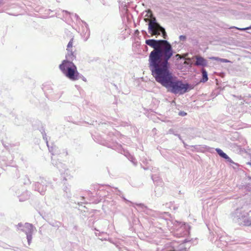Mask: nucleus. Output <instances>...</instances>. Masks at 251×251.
<instances>
[{"label": "nucleus", "mask_w": 251, "mask_h": 251, "mask_svg": "<svg viewBox=\"0 0 251 251\" xmlns=\"http://www.w3.org/2000/svg\"><path fill=\"white\" fill-rule=\"evenodd\" d=\"M231 218L233 222L240 226H251V219L248 214L239 209H236L231 214Z\"/></svg>", "instance_id": "obj_5"}, {"label": "nucleus", "mask_w": 251, "mask_h": 251, "mask_svg": "<svg viewBox=\"0 0 251 251\" xmlns=\"http://www.w3.org/2000/svg\"><path fill=\"white\" fill-rule=\"evenodd\" d=\"M41 133L42 134L43 139L46 141L47 145L49 148V150L50 152H51L52 155L54 156L56 154H59L60 153L58 152L57 151L58 148L55 146H52L50 147L49 146L47 135L44 129H43L42 131H41Z\"/></svg>", "instance_id": "obj_11"}, {"label": "nucleus", "mask_w": 251, "mask_h": 251, "mask_svg": "<svg viewBox=\"0 0 251 251\" xmlns=\"http://www.w3.org/2000/svg\"><path fill=\"white\" fill-rule=\"evenodd\" d=\"M231 28H235L237 30H239L240 31H246L247 30L251 29V25L248 27H244V28H239L236 26H232L231 27Z\"/></svg>", "instance_id": "obj_22"}, {"label": "nucleus", "mask_w": 251, "mask_h": 251, "mask_svg": "<svg viewBox=\"0 0 251 251\" xmlns=\"http://www.w3.org/2000/svg\"><path fill=\"white\" fill-rule=\"evenodd\" d=\"M201 72L202 74V78H201L200 81L204 83L206 82L208 79L207 72L204 69H202Z\"/></svg>", "instance_id": "obj_18"}, {"label": "nucleus", "mask_w": 251, "mask_h": 251, "mask_svg": "<svg viewBox=\"0 0 251 251\" xmlns=\"http://www.w3.org/2000/svg\"><path fill=\"white\" fill-rule=\"evenodd\" d=\"M136 205H137L138 206L141 207V208H143V207H145V206L143 203H136Z\"/></svg>", "instance_id": "obj_31"}, {"label": "nucleus", "mask_w": 251, "mask_h": 251, "mask_svg": "<svg viewBox=\"0 0 251 251\" xmlns=\"http://www.w3.org/2000/svg\"><path fill=\"white\" fill-rule=\"evenodd\" d=\"M63 190L66 193V196L68 198H71L70 194H68V192H70V188L67 186H65L63 188Z\"/></svg>", "instance_id": "obj_23"}, {"label": "nucleus", "mask_w": 251, "mask_h": 251, "mask_svg": "<svg viewBox=\"0 0 251 251\" xmlns=\"http://www.w3.org/2000/svg\"><path fill=\"white\" fill-rule=\"evenodd\" d=\"M75 58H66L59 66V68L64 75L72 81L79 79V72L76 65L73 62Z\"/></svg>", "instance_id": "obj_4"}, {"label": "nucleus", "mask_w": 251, "mask_h": 251, "mask_svg": "<svg viewBox=\"0 0 251 251\" xmlns=\"http://www.w3.org/2000/svg\"><path fill=\"white\" fill-rule=\"evenodd\" d=\"M146 14L145 15V17H151L153 16L152 12L150 9H148L146 11Z\"/></svg>", "instance_id": "obj_24"}, {"label": "nucleus", "mask_w": 251, "mask_h": 251, "mask_svg": "<svg viewBox=\"0 0 251 251\" xmlns=\"http://www.w3.org/2000/svg\"><path fill=\"white\" fill-rule=\"evenodd\" d=\"M146 162L147 164H148V161L146 159Z\"/></svg>", "instance_id": "obj_42"}, {"label": "nucleus", "mask_w": 251, "mask_h": 251, "mask_svg": "<svg viewBox=\"0 0 251 251\" xmlns=\"http://www.w3.org/2000/svg\"><path fill=\"white\" fill-rule=\"evenodd\" d=\"M194 58L195 59L194 65L197 66L205 67L207 66L208 62L203 57L200 55H195Z\"/></svg>", "instance_id": "obj_12"}, {"label": "nucleus", "mask_w": 251, "mask_h": 251, "mask_svg": "<svg viewBox=\"0 0 251 251\" xmlns=\"http://www.w3.org/2000/svg\"><path fill=\"white\" fill-rule=\"evenodd\" d=\"M249 164L251 166V162H249Z\"/></svg>", "instance_id": "obj_44"}, {"label": "nucleus", "mask_w": 251, "mask_h": 251, "mask_svg": "<svg viewBox=\"0 0 251 251\" xmlns=\"http://www.w3.org/2000/svg\"><path fill=\"white\" fill-rule=\"evenodd\" d=\"M210 59L216 61H220L221 62L223 63H227L229 62V61L226 59L221 58L218 57H212L210 58Z\"/></svg>", "instance_id": "obj_21"}, {"label": "nucleus", "mask_w": 251, "mask_h": 251, "mask_svg": "<svg viewBox=\"0 0 251 251\" xmlns=\"http://www.w3.org/2000/svg\"><path fill=\"white\" fill-rule=\"evenodd\" d=\"M151 171L152 173L151 175V179L154 184L156 185H160L163 184V182L160 177L158 168H152Z\"/></svg>", "instance_id": "obj_10"}, {"label": "nucleus", "mask_w": 251, "mask_h": 251, "mask_svg": "<svg viewBox=\"0 0 251 251\" xmlns=\"http://www.w3.org/2000/svg\"><path fill=\"white\" fill-rule=\"evenodd\" d=\"M79 78L82 79L85 82H86L87 81L86 78L83 75H82L81 74H80L79 73Z\"/></svg>", "instance_id": "obj_29"}, {"label": "nucleus", "mask_w": 251, "mask_h": 251, "mask_svg": "<svg viewBox=\"0 0 251 251\" xmlns=\"http://www.w3.org/2000/svg\"><path fill=\"white\" fill-rule=\"evenodd\" d=\"M146 49H147V50H148V47L147 46H146Z\"/></svg>", "instance_id": "obj_43"}, {"label": "nucleus", "mask_w": 251, "mask_h": 251, "mask_svg": "<svg viewBox=\"0 0 251 251\" xmlns=\"http://www.w3.org/2000/svg\"><path fill=\"white\" fill-rule=\"evenodd\" d=\"M136 33H138V32L139 33V31H138V30H137L136 31Z\"/></svg>", "instance_id": "obj_45"}, {"label": "nucleus", "mask_w": 251, "mask_h": 251, "mask_svg": "<svg viewBox=\"0 0 251 251\" xmlns=\"http://www.w3.org/2000/svg\"><path fill=\"white\" fill-rule=\"evenodd\" d=\"M216 152L222 158H224L226 160V161L229 163L235 164V163L233 161V160L226 153H225L221 149L219 148H216L215 149Z\"/></svg>", "instance_id": "obj_15"}, {"label": "nucleus", "mask_w": 251, "mask_h": 251, "mask_svg": "<svg viewBox=\"0 0 251 251\" xmlns=\"http://www.w3.org/2000/svg\"><path fill=\"white\" fill-rule=\"evenodd\" d=\"M72 15H74V17L75 18L77 22H81L83 24H84L85 27H86V32L85 33V35L86 34V32H87V36L84 39V41H86L89 38V36H90V30L88 28V24L84 21H82V20H81V19L79 18V16L76 14H72Z\"/></svg>", "instance_id": "obj_14"}, {"label": "nucleus", "mask_w": 251, "mask_h": 251, "mask_svg": "<svg viewBox=\"0 0 251 251\" xmlns=\"http://www.w3.org/2000/svg\"><path fill=\"white\" fill-rule=\"evenodd\" d=\"M219 240H220L221 241H223V237H220Z\"/></svg>", "instance_id": "obj_39"}, {"label": "nucleus", "mask_w": 251, "mask_h": 251, "mask_svg": "<svg viewBox=\"0 0 251 251\" xmlns=\"http://www.w3.org/2000/svg\"><path fill=\"white\" fill-rule=\"evenodd\" d=\"M143 168L145 170H147L149 169V168L148 167H143Z\"/></svg>", "instance_id": "obj_36"}, {"label": "nucleus", "mask_w": 251, "mask_h": 251, "mask_svg": "<svg viewBox=\"0 0 251 251\" xmlns=\"http://www.w3.org/2000/svg\"><path fill=\"white\" fill-rule=\"evenodd\" d=\"M186 115H187V113L184 111H179L178 113V115H179L180 116H185Z\"/></svg>", "instance_id": "obj_27"}, {"label": "nucleus", "mask_w": 251, "mask_h": 251, "mask_svg": "<svg viewBox=\"0 0 251 251\" xmlns=\"http://www.w3.org/2000/svg\"><path fill=\"white\" fill-rule=\"evenodd\" d=\"M236 105H231L230 106H229L228 108V110L229 112H230L231 114L233 115H236L237 111L235 110L236 108ZM238 112H239V111H238Z\"/></svg>", "instance_id": "obj_20"}, {"label": "nucleus", "mask_w": 251, "mask_h": 251, "mask_svg": "<svg viewBox=\"0 0 251 251\" xmlns=\"http://www.w3.org/2000/svg\"><path fill=\"white\" fill-rule=\"evenodd\" d=\"M148 30L150 34L156 36V37L161 34L164 39L167 37L165 28L157 22L154 17L148 24Z\"/></svg>", "instance_id": "obj_6"}, {"label": "nucleus", "mask_w": 251, "mask_h": 251, "mask_svg": "<svg viewBox=\"0 0 251 251\" xmlns=\"http://www.w3.org/2000/svg\"><path fill=\"white\" fill-rule=\"evenodd\" d=\"M188 241H189V240H188L187 239H185L184 241V243H186V242H187Z\"/></svg>", "instance_id": "obj_38"}, {"label": "nucleus", "mask_w": 251, "mask_h": 251, "mask_svg": "<svg viewBox=\"0 0 251 251\" xmlns=\"http://www.w3.org/2000/svg\"><path fill=\"white\" fill-rule=\"evenodd\" d=\"M144 20H145L146 22H147V21H148V19H146V18L144 19Z\"/></svg>", "instance_id": "obj_41"}, {"label": "nucleus", "mask_w": 251, "mask_h": 251, "mask_svg": "<svg viewBox=\"0 0 251 251\" xmlns=\"http://www.w3.org/2000/svg\"><path fill=\"white\" fill-rule=\"evenodd\" d=\"M81 199H82V201H80V202H78V203H77L78 205H80L82 203H85V198L83 197H82Z\"/></svg>", "instance_id": "obj_30"}, {"label": "nucleus", "mask_w": 251, "mask_h": 251, "mask_svg": "<svg viewBox=\"0 0 251 251\" xmlns=\"http://www.w3.org/2000/svg\"><path fill=\"white\" fill-rule=\"evenodd\" d=\"M170 69V63L151 73V75L157 82L174 94L183 95L194 88L192 85L177 79Z\"/></svg>", "instance_id": "obj_2"}, {"label": "nucleus", "mask_w": 251, "mask_h": 251, "mask_svg": "<svg viewBox=\"0 0 251 251\" xmlns=\"http://www.w3.org/2000/svg\"><path fill=\"white\" fill-rule=\"evenodd\" d=\"M51 163L54 166L56 167L60 172L62 177L63 178L62 180L63 182L67 180V178L66 177L65 174L66 173V175H68V172L69 170L66 168L65 164L60 161L56 160L55 159L53 158L52 157L51 158Z\"/></svg>", "instance_id": "obj_8"}, {"label": "nucleus", "mask_w": 251, "mask_h": 251, "mask_svg": "<svg viewBox=\"0 0 251 251\" xmlns=\"http://www.w3.org/2000/svg\"><path fill=\"white\" fill-rule=\"evenodd\" d=\"M55 224H56L55 225H52V226H54L57 227H59L60 226V223H59V222H56Z\"/></svg>", "instance_id": "obj_32"}, {"label": "nucleus", "mask_w": 251, "mask_h": 251, "mask_svg": "<svg viewBox=\"0 0 251 251\" xmlns=\"http://www.w3.org/2000/svg\"><path fill=\"white\" fill-rule=\"evenodd\" d=\"M142 32L143 35H147V33L145 30H142Z\"/></svg>", "instance_id": "obj_34"}, {"label": "nucleus", "mask_w": 251, "mask_h": 251, "mask_svg": "<svg viewBox=\"0 0 251 251\" xmlns=\"http://www.w3.org/2000/svg\"><path fill=\"white\" fill-rule=\"evenodd\" d=\"M165 215H168V212H154L152 215L153 218L150 221L151 225L162 230L167 225L170 226V223H171L173 225V229L176 230L175 234L178 237L187 236L190 234L191 227L189 225L176 220L168 222L167 219L165 217Z\"/></svg>", "instance_id": "obj_3"}, {"label": "nucleus", "mask_w": 251, "mask_h": 251, "mask_svg": "<svg viewBox=\"0 0 251 251\" xmlns=\"http://www.w3.org/2000/svg\"><path fill=\"white\" fill-rule=\"evenodd\" d=\"M123 200L126 203H131L132 204H133L132 202H131L130 201L127 200V199H126L123 195H122L121 197Z\"/></svg>", "instance_id": "obj_28"}, {"label": "nucleus", "mask_w": 251, "mask_h": 251, "mask_svg": "<svg viewBox=\"0 0 251 251\" xmlns=\"http://www.w3.org/2000/svg\"><path fill=\"white\" fill-rule=\"evenodd\" d=\"M162 185H156L154 189L155 196L157 197H160L163 193V187Z\"/></svg>", "instance_id": "obj_16"}, {"label": "nucleus", "mask_w": 251, "mask_h": 251, "mask_svg": "<svg viewBox=\"0 0 251 251\" xmlns=\"http://www.w3.org/2000/svg\"><path fill=\"white\" fill-rule=\"evenodd\" d=\"M174 57H176V58L178 59H181L180 55L179 54H176L175 56H174Z\"/></svg>", "instance_id": "obj_33"}, {"label": "nucleus", "mask_w": 251, "mask_h": 251, "mask_svg": "<svg viewBox=\"0 0 251 251\" xmlns=\"http://www.w3.org/2000/svg\"><path fill=\"white\" fill-rule=\"evenodd\" d=\"M24 183L25 184H27V183H28V182H24Z\"/></svg>", "instance_id": "obj_40"}, {"label": "nucleus", "mask_w": 251, "mask_h": 251, "mask_svg": "<svg viewBox=\"0 0 251 251\" xmlns=\"http://www.w3.org/2000/svg\"><path fill=\"white\" fill-rule=\"evenodd\" d=\"M115 190H116V191L115 192V193H116L117 195H119V196H120V197H121V196L122 195V192H121L120 190H118L117 188H115Z\"/></svg>", "instance_id": "obj_26"}, {"label": "nucleus", "mask_w": 251, "mask_h": 251, "mask_svg": "<svg viewBox=\"0 0 251 251\" xmlns=\"http://www.w3.org/2000/svg\"><path fill=\"white\" fill-rule=\"evenodd\" d=\"M179 39L180 41H184L186 39V36L185 35H180L179 37Z\"/></svg>", "instance_id": "obj_25"}, {"label": "nucleus", "mask_w": 251, "mask_h": 251, "mask_svg": "<svg viewBox=\"0 0 251 251\" xmlns=\"http://www.w3.org/2000/svg\"><path fill=\"white\" fill-rule=\"evenodd\" d=\"M73 38H72L67 45V54L66 55V58L72 59L73 58H76L75 55L74 54L72 51V48L73 47Z\"/></svg>", "instance_id": "obj_13"}, {"label": "nucleus", "mask_w": 251, "mask_h": 251, "mask_svg": "<svg viewBox=\"0 0 251 251\" xmlns=\"http://www.w3.org/2000/svg\"><path fill=\"white\" fill-rule=\"evenodd\" d=\"M147 45L153 49L149 56V67L151 74L170 63L175 51L166 40L147 39Z\"/></svg>", "instance_id": "obj_1"}, {"label": "nucleus", "mask_w": 251, "mask_h": 251, "mask_svg": "<svg viewBox=\"0 0 251 251\" xmlns=\"http://www.w3.org/2000/svg\"><path fill=\"white\" fill-rule=\"evenodd\" d=\"M168 133L169 134H174L175 135V136H176L178 137L179 139L183 143V144H184V146L185 148H186V146H187L185 143L183 141V140L182 139L180 135L178 134H177V133H176L174 130L172 128H171L169 130H168Z\"/></svg>", "instance_id": "obj_19"}, {"label": "nucleus", "mask_w": 251, "mask_h": 251, "mask_svg": "<svg viewBox=\"0 0 251 251\" xmlns=\"http://www.w3.org/2000/svg\"><path fill=\"white\" fill-rule=\"evenodd\" d=\"M63 12H65L66 13L71 14V13L70 12H69L68 11H66V10L63 11Z\"/></svg>", "instance_id": "obj_37"}, {"label": "nucleus", "mask_w": 251, "mask_h": 251, "mask_svg": "<svg viewBox=\"0 0 251 251\" xmlns=\"http://www.w3.org/2000/svg\"><path fill=\"white\" fill-rule=\"evenodd\" d=\"M17 228L18 229L24 232L26 235V239L28 244L29 245L32 239V234L33 231V226L32 224L26 223L25 225L22 223L18 224Z\"/></svg>", "instance_id": "obj_7"}, {"label": "nucleus", "mask_w": 251, "mask_h": 251, "mask_svg": "<svg viewBox=\"0 0 251 251\" xmlns=\"http://www.w3.org/2000/svg\"><path fill=\"white\" fill-rule=\"evenodd\" d=\"M25 201V199H23L21 198H19V201Z\"/></svg>", "instance_id": "obj_35"}, {"label": "nucleus", "mask_w": 251, "mask_h": 251, "mask_svg": "<svg viewBox=\"0 0 251 251\" xmlns=\"http://www.w3.org/2000/svg\"><path fill=\"white\" fill-rule=\"evenodd\" d=\"M47 181L43 178H40V181L36 182L34 184V189L41 195H44L47 186Z\"/></svg>", "instance_id": "obj_9"}, {"label": "nucleus", "mask_w": 251, "mask_h": 251, "mask_svg": "<svg viewBox=\"0 0 251 251\" xmlns=\"http://www.w3.org/2000/svg\"><path fill=\"white\" fill-rule=\"evenodd\" d=\"M123 152H124L125 155L128 158V159L130 160L134 165L136 166L137 162L135 158L127 151L123 150Z\"/></svg>", "instance_id": "obj_17"}]
</instances>
